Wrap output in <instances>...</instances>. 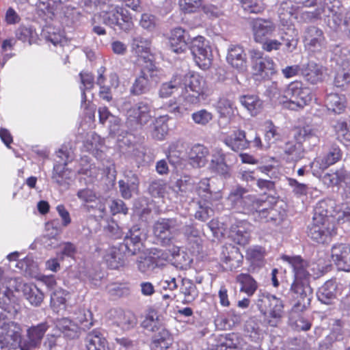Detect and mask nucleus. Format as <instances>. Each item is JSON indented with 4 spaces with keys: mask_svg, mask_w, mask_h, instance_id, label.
Masks as SVG:
<instances>
[{
    "mask_svg": "<svg viewBox=\"0 0 350 350\" xmlns=\"http://www.w3.org/2000/svg\"><path fill=\"white\" fill-rule=\"evenodd\" d=\"M100 10L98 18L113 30L127 32L132 29V17L126 9L108 2L100 4Z\"/></svg>",
    "mask_w": 350,
    "mask_h": 350,
    "instance_id": "obj_2",
    "label": "nucleus"
},
{
    "mask_svg": "<svg viewBox=\"0 0 350 350\" xmlns=\"http://www.w3.org/2000/svg\"><path fill=\"white\" fill-rule=\"evenodd\" d=\"M176 187L183 196L191 197L196 189L194 180L189 176H183L176 180Z\"/></svg>",
    "mask_w": 350,
    "mask_h": 350,
    "instance_id": "obj_48",
    "label": "nucleus"
},
{
    "mask_svg": "<svg viewBox=\"0 0 350 350\" xmlns=\"http://www.w3.org/2000/svg\"><path fill=\"white\" fill-rule=\"evenodd\" d=\"M77 319L81 324L80 329H89L93 325L92 314L88 310L79 309Z\"/></svg>",
    "mask_w": 350,
    "mask_h": 350,
    "instance_id": "obj_60",
    "label": "nucleus"
},
{
    "mask_svg": "<svg viewBox=\"0 0 350 350\" xmlns=\"http://www.w3.org/2000/svg\"><path fill=\"white\" fill-rule=\"evenodd\" d=\"M329 3H332V0H325L324 3L320 7L315 8L314 11H299V16H295L296 18L299 19V21L304 23H308L314 22L321 18V15L323 13H326L327 10L329 13L330 12H335V5H329Z\"/></svg>",
    "mask_w": 350,
    "mask_h": 350,
    "instance_id": "obj_27",
    "label": "nucleus"
},
{
    "mask_svg": "<svg viewBox=\"0 0 350 350\" xmlns=\"http://www.w3.org/2000/svg\"><path fill=\"white\" fill-rule=\"evenodd\" d=\"M331 260L338 269L350 271V245L346 243H336L331 248Z\"/></svg>",
    "mask_w": 350,
    "mask_h": 350,
    "instance_id": "obj_13",
    "label": "nucleus"
},
{
    "mask_svg": "<svg viewBox=\"0 0 350 350\" xmlns=\"http://www.w3.org/2000/svg\"><path fill=\"white\" fill-rule=\"evenodd\" d=\"M254 40L262 42L269 36H271L275 31L276 26L270 20L256 18L252 24Z\"/></svg>",
    "mask_w": 350,
    "mask_h": 350,
    "instance_id": "obj_19",
    "label": "nucleus"
},
{
    "mask_svg": "<svg viewBox=\"0 0 350 350\" xmlns=\"http://www.w3.org/2000/svg\"><path fill=\"white\" fill-rule=\"evenodd\" d=\"M290 292L292 297L297 299L291 310V315L293 317V314L304 311L310 305L313 291L310 285V280H294Z\"/></svg>",
    "mask_w": 350,
    "mask_h": 350,
    "instance_id": "obj_6",
    "label": "nucleus"
},
{
    "mask_svg": "<svg viewBox=\"0 0 350 350\" xmlns=\"http://www.w3.org/2000/svg\"><path fill=\"white\" fill-rule=\"evenodd\" d=\"M284 96L289 100L288 107L293 110L303 108L312 98L311 90L304 87L300 81L291 83L285 91Z\"/></svg>",
    "mask_w": 350,
    "mask_h": 350,
    "instance_id": "obj_7",
    "label": "nucleus"
},
{
    "mask_svg": "<svg viewBox=\"0 0 350 350\" xmlns=\"http://www.w3.org/2000/svg\"><path fill=\"white\" fill-rule=\"evenodd\" d=\"M239 101L252 116H256L262 109V100L256 95L241 96Z\"/></svg>",
    "mask_w": 350,
    "mask_h": 350,
    "instance_id": "obj_41",
    "label": "nucleus"
},
{
    "mask_svg": "<svg viewBox=\"0 0 350 350\" xmlns=\"http://www.w3.org/2000/svg\"><path fill=\"white\" fill-rule=\"evenodd\" d=\"M221 259L230 269H234L241 266L243 256L237 247L230 244L222 247Z\"/></svg>",
    "mask_w": 350,
    "mask_h": 350,
    "instance_id": "obj_23",
    "label": "nucleus"
},
{
    "mask_svg": "<svg viewBox=\"0 0 350 350\" xmlns=\"http://www.w3.org/2000/svg\"><path fill=\"white\" fill-rule=\"evenodd\" d=\"M55 333L52 337L59 336L61 334L69 339L78 338L80 334V327L68 318L57 319L55 322Z\"/></svg>",
    "mask_w": 350,
    "mask_h": 350,
    "instance_id": "obj_15",
    "label": "nucleus"
},
{
    "mask_svg": "<svg viewBox=\"0 0 350 350\" xmlns=\"http://www.w3.org/2000/svg\"><path fill=\"white\" fill-rule=\"evenodd\" d=\"M229 237L234 243L245 245L248 243L250 233L242 225H232L229 231Z\"/></svg>",
    "mask_w": 350,
    "mask_h": 350,
    "instance_id": "obj_47",
    "label": "nucleus"
},
{
    "mask_svg": "<svg viewBox=\"0 0 350 350\" xmlns=\"http://www.w3.org/2000/svg\"><path fill=\"white\" fill-rule=\"evenodd\" d=\"M182 285L180 291L184 295L183 303L190 304L198 296V292L196 284L189 279L181 280Z\"/></svg>",
    "mask_w": 350,
    "mask_h": 350,
    "instance_id": "obj_45",
    "label": "nucleus"
},
{
    "mask_svg": "<svg viewBox=\"0 0 350 350\" xmlns=\"http://www.w3.org/2000/svg\"><path fill=\"white\" fill-rule=\"evenodd\" d=\"M279 138L280 134L277 131L276 126L273 125L271 121H267L266 122V131L265 134V148L268 149Z\"/></svg>",
    "mask_w": 350,
    "mask_h": 350,
    "instance_id": "obj_55",
    "label": "nucleus"
},
{
    "mask_svg": "<svg viewBox=\"0 0 350 350\" xmlns=\"http://www.w3.org/2000/svg\"><path fill=\"white\" fill-rule=\"evenodd\" d=\"M191 40L189 33L182 27H175L170 31L169 44L171 50L176 53L184 52Z\"/></svg>",
    "mask_w": 350,
    "mask_h": 350,
    "instance_id": "obj_17",
    "label": "nucleus"
},
{
    "mask_svg": "<svg viewBox=\"0 0 350 350\" xmlns=\"http://www.w3.org/2000/svg\"><path fill=\"white\" fill-rule=\"evenodd\" d=\"M251 58L253 68L256 75L266 77L274 73V63L273 60L270 58L263 57L260 51L252 50Z\"/></svg>",
    "mask_w": 350,
    "mask_h": 350,
    "instance_id": "obj_16",
    "label": "nucleus"
},
{
    "mask_svg": "<svg viewBox=\"0 0 350 350\" xmlns=\"http://www.w3.org/2000/svg\"><path fill=\"white\" fill-rule=\"evenodd\" d=\"M188 48L194 58L196 63L202 70L208 69L212 61L211 47L205 42L202 36L191 38Z\"/></svg>",
    "mask_w": 350,
    "mask_h": 350,
    "instance_id": "obj_8",
    "label": "nucleus"
},
{
    "mask_svg": "<svg viewBox=\"0 0 350 350\" xmlns=\"http://www.w3.org/2000/svg\"><path fill=\"white\" fill-rule=\"evenodd\" d=\"M126 257V255L120 246L113 247L107 252L105 260L111 269H116L124 265Z\"/></svg>",
    "mask_w": 350,
    "mask_h": 350,
    "instance_id": "obj_37",
    "label": "nucleus"
},
{
    "mask_svg": "<svg viewBox=\"0 0 350 350\" xmlns=\"http://www.w3.org/2000/svg\"><path fill=\"white\" fill-rule=\"evenodd\" d=\"M246 258L252 264L261 266L265 258V250L260 246H254L247 249Z\"/></svg>",
    "mask_w": 350,
    "mask_h": 350,
    "instance_id": "obj_53",
    "label": "nucleus"
},
{
    "mask_svg": "<svg viewBox=\"0 0 350 350\" xmlns=\"http://www.w3.org/2000/svg\"><path fill=\"white\" fill-rule=\"evenodd\" d=\"M338 285L335 280H327L317 292L319 301L326 305H333L337 300Z\"/></svg>",
    "mask_w": 350,
    "mask_h": 350,
    "instance_id": "obj_24",
    "label": "nucleus"
},
{
    "mask_svg": "<svg viewBox=\"0 0 350 350\" xmlns=\"http://www.w3.org/2000/svg\"><path fill=\"white\" fill-rule=\"evenodd\" d=\"M243 9L249 12L258 14L262 12L265 8L262 4L257 3L255 0H239Z\"/></svg>",
    "mask_w": 350,
    "mask_h": 350,
    "instance_id": "obj_64",
    "label": "nucleus"
},
{
    "mask_svg": "<svg viewBox=\"0 0 350 350\" xmlns=\"http://www.w3.org/2000/svg\"><path fill=\"white\" fill-rule=\"evenodd\" d=\"M247 192L246 189L240 186L233 188L227 198V202L230 208L247 213L263 206L261 200L255 196L245 195Z\"/></svg>",
    "mask_w": 350,
    "mask_h": 350,
    "instance_id": "obj_4",
    "label": "nucleus"
},
{
    "mask_svg": "<svg viewBox=\"0 0 350 350\" xmlns=\"http://www.w3.org/2000/svg\"><path fill=\"white\" fill-rule=\"evenodd\" d=\"M226 144L232 150L238 152L249 146V140L246 139L245 131L239 130L226 139Z\"/></svg>",
    "mask_w": 350,
    "mask_h": 350,
    "instance_id": "obj_38",
    "label": "nucleus"
},
{
    "mask_svg": "<svg viewBox=\"0 0 350 350\" xmlns=\"http://www.w3.org/2000/svg\"><path fill=\"white\" fill-rule=\"evenodd\" d=\"M0 308L8 313H16L14 296L8 287H4L2 280L0 282Z\"/></svg>",
    "mask_w": 350,
    "mask_h": 350,
    "instance_id": "obj_36",
    "label": "nucleus"
},
{
    "mask_svg": "<svg viewBox=\"0 0 350 350\" xmlns=\"http://www.w3.org/2000/svg\"><path fill=\"white\" fill-rule=\"evenodd\" d=\"M159 263L152 258L151 256H139L136 260L137 270L142 273L148 274L158 268Z\"/></svg>",
    "mask_w": 350,
    "mask_h": 350,
    "instance_id": "obj_50",
    "label": "nucleus"
},
{
    "mask_svg": "<svg viewBox=\"0 0 350 350\" xmlns=\"http://www.w3.org/2000/svg\"><path fill=\"white\" fill-rule=\"evenodd\" d=\"M113 323L123 331H129L137 325V319L131 311L118 310L116 311Z\"/></svg>",
    "mask_w": 350,
    "mask_h": 350,
    "instance_id": "obj_29",
    "label": "nucleus"
},
{
    "mask_svg": "<svg viewBox=\"0 0 350 350\" xmlns=\"http://www.w3.org/2000/svg\"><path fill=\"white\" fill-rule=\"evenodd\" d=\"M236 281L241 285L240 291L248 296L252 295L257 289V283L247 273H240L236 277Z\"/></svg>",
    "mask_w": 350,
    "mask_h": 350,
    "instance_id": "obj_46",
    "label": "nucleus"
},
{
    "mask_svg": "<svg viewBox=\"0 0 350 350\" xmlns=\"http://www.w3.org/2000/svg\"><path fill=\"white\" fill-rule=\"evenodd\" d=\"M23 293L32 306H38L43 301L44 294L33 284H25L23 286Z\"/></svg>",
    "mask_w": 350,
    "mask_h": 350,
    "instance_id": "obj_42",
    "label": "nucleus"
},
{
    "mask_svg": "<svg viewBox=\"0 0 350 350\" xmlns=\"http://www.w3.org/2000/svg\"><path fill=\"white\" fill-rule=\"evenodd\" d=\"M213 118L212 113L204 109L195 111L191 114L193 121L200 126L207 125L213 120Z\"/></svg>",
    "mask_w": 350,
    "mask_h": 350,
    "instance_id": "obj_57",
    "label": "nucleus"
},
{
    "mask_svg": "<svg viewBox=\"0 0 350 350\" xmlns=\"http://www.w3.org/2000/svg\"><path fill=\"white\" fill-rule=\"evenodd\" d=\"M344 338L343 324L340 320H334L331 325L330 333L326 336V344L332 345V343L341 341Z\"/></svg>",
    "mask_w": 350,
    "mask_h": 350,
    "instance_id": "obj_51",
    "label": "nucleus"
},
{
    "mask_svg": "<svg viewBox=\"0 0 350 350\" xmlns=\"http://www.w3.org/2000/svg\"><path fill=\"white\" fill-rule=\"evenodd\" d=\"M118 185L121 196L124 199H130L132 197L133 192L137 190L138 182L136 180L129 183L120 180L118 181Z\"/></svg>",
    "mask_w": 350,
    "mask_h": 350,
    "instance_id": "obj_58",
    "label": "nucleus"
},
{
    "mask_svg": "<svg viewBox=\"0 0 350 350\" xmlns=\"http://www.w3.org/2000/svg\"><path fill=\"white\" fill-rule=\"evenodd\" d=\"M258 310L264 315L269 314L273 319L281 318L284 309L282 301L275 295L262 293L256 301Z\"/></svg>",
    "mask_w": 350,
    "mask_h": 350,
    "instance_id": "obj_10",
    "label": "nucleus"
},
{
    "mask_svg": "<svg viewBox=\"0 0 350 350\" xmlns=\"http://www.w3.org/2000/svg\"><path fill=\"white\" fill-rule=\"evenodd\" d=\"M167 131L168 126L167 123L164 122L162 120H157L154 124L151 135L155 139L162 140L167 135Z\"/></svg>",
    "mask_w": 350,
    "mask_h": 350,
    "instance_id": "obj_59",
    "label": "nucleus"
},
{
    "mask_svg": "<svg viewBox=\"0 0 350 350\" xmlns=\"http://www.w3.org/2000/svg\"><path fill=\"white\" fill-rule=\"evenodd\" d=\"M284 260L287 261L292 267L294 272V280H310L311 275L308 269L309 263L300 256L290 257L285 256Z\"/></svg>",
    "mask_w": 350,
    "mask_h": 350,
    "instance_id": "obj_22",
    "label": "nucleus"
},
{
    "mask_svg": "<svg viewBox=\"0 0 350 350\" xmlns=\"http://www.w3.org/2000/svg\"><path fill=\"white\" fill-rule=\"evenodd\" d=\"M228 63L239 72L247 69V55L243 48L240 45H230L226 57Z\"/></svg>",
    "mask_w": 350,
    "mask_h": 350,
    "instance_id": "obj_18",
    "label": "nucleus"
},
{
    "mask_svg": "<svg viewBox=\"0 0 350 350\" xmlns=\"http://www.w3.org/2000/svg\"><path fill=\"white\" fill-rule=\"evenodd\" d=\"M147 74L140 72L139 76L135 79L131 89L130 93L134 96H140L150 92L152 88L150 82L146 79Z\"/></svg>",
    "mask_w": 350,
    "mask_h": 350,
    "instance_id": "obj_44",
    "label": "nucleus"
},
{
    "mask_svg": "<svg viewBox=\"0 0 350 350\" xmlns=\"http://www.w3.org/2000/svg\"><path fill=\"white\" fill-rule=\"evenodd\" d=\"M347 100L345 95L336 93L327 94L325 105L329 114H342L346 109Z\"/></svg>",
    "mask_w": 350,
    "mask_h": 350,
    "instance_id": "obj_28",
    "label": "nucleus"
},
{
    "mask_svg": "<svg viewBox=\"0 0 350 350\" xmlns=\"http://www.w3.org/2000/svg\"><path fill=\"white\" fill-rule=\"evenodd\" d=\"M151 42L149 40L142 37L141 36H135L132 38L131 47L132 51L141 57L144 63L148 61L150 58L149 55L150 51Z\"/></svg>",
    "mask_w": 350,
    "mask_h": 350,
    "instance_id": "obj_32",
    "label": "nucleus"
},
{
    "mask_svg": "<svg viewBox=\"0 0 350 350\" xmlns=\"http://www.w3.org/2000/svg\"><path fill=\"white\" fill-rule=\"evenodd\" d=\"M140 72L147 74L146 79L150 82L152 88L157 85L165 77L163 71L155 66L152 59H148V61L145 60Z\"/></svg>",
    "mask_w": 350,
    "mask_h": 350,
    "instance_id": "obj_30",
    "label": "nucleus"
},
{
    "mask_svg": "<svg viewBox=\"0 0 350 350\" xmlns=\"http://www.w3.org/2000/svg\"><path fill=\"white\" fill-rule=\"evenodd\" d=\"M126 116V125L131 131L139 130L153 118L151 114V106L146 100L140 101L129 109Z\"/></svg>",
    "mask_w": 350,
    "mask_h": 350,
    "instance_id": "obj_5",
    "label": "nucleus"
},
{
    "mask_svg": "<svg viewBox=\"0 0 350 350\" xmlns=\"http://www.w3.org/2000/svg\"><path fill=\"white\" fill-rule=\"evenodd\" d=\"M336 203L333 200L319 201L314 208L312 222L308 228V236L319 243L329 241L336 234Z\"/></svg>",
    "mask_w": 350,
    "mask_h": 350,
    "instance_id": "obj_1",
    "label": "nucleus"
},
{
    "mask_svg": "<svg viewBox=\"0 0 350 350\" xmlns=\"http://www.w3.org/2000/svg\"><path fill=\"white\" fill-rule=\"evenodd\" d=\"M66 301L65 293L62 291H55L51 295V304L57 310L65 309Z\"/></svg>",
    "mask_w": 350,
    "mask_h": 350,
    "instance_id": "obj_62",
    "label": "nucleus"
},
{
    "mask_svg": "<svg viewBox=\"0 0 350 350\" xmlns=\"http://www.w3.org/2000/svg\"><path fill=\"white\" fill-rule=\"evenodd\" d=\"M171 260L176 267L186 269L190 266L193 260L186 252L178 249L172 254Z\"/></svg>",
    "mask_w": 350,
    "mask_h": 350,
    "instance_id": "obj_52",
    "label": "nucleus"
},
{
    "mask_svg": "<svg viewBox=\"0 0 350 350\" xmlns=\"http://www.w3.org/2000/svg\"><path fill=\"white\" fill-rule=\"evenodd\" d=\"M304 42L306 49L312 53H319L325 48L326 40L323 31L319 27L310 25L304 31Z\"/></svg>",
    "mask_w": 350,
    "mask_h": 350,
    "instance_id": "obj_11",
    "label": "nucleus"
},
{
    "mask_svg": "<svg viewBox=\"0 0 350 350\" xmlns=\"http://www.w3.org/2000/svg\"><path fill=\"white\" fill-rule=\"evenodd\" d=\"M180 10L184 13H194L202 5V0H179Z\"/></svg>",
    "mask_w": 350,
    "mask_h": 350,
    "instance_id": "obj_61",
    "label": "nucleus"
},
{
    "mask_svg": "<svg viewBox=\"0 0 350 350\" xmlns=\"http://www.w3.org/2000/svg\"><path fill=\"white\" fill-rule=\"evenodd\" d=\"M301 75L308 83L314 85L323 81V66L314 61L301 65Z\"/></svg>",
    "mask_w": 350,
    "mask_h": 350,
    "instance_id": "obj_25",
    "label": "nucleus"
},
{
    "mask_svg": "<svg viewBox=\"0 0 350 350\" xmlns=\"http://www.w3.org/2000/svg\"><path fill=\"white\" fill-rule=\"evenodd\" d=\"M82 86L80 88L81 90V99L82 105L85 103L87 96L85 90H91L94 87V78L92 74L87 72H81L79 74Z\"/></svg>",
    "mask_w": 350,
    "mask_h": 350,
    "instance_id": "obj_54",
    "label": "nucleus"
},
{
    "mask_svg": "<svg viewBox=\"0 0 350 350\" xmlns=\"http://www.w3.org/2000/svg\"><path fill=\"white\" fill-rule=\"evenodd\" d=\"M339 159H340V154H319L312 163L311 167L314 171L317 169L324 170Z\"/></svg>",
    "mask_w": 350,
    "mask_h": 350,
    "instance_id": "obj_49",
    "label": "nucleus"
},
{
    "mask_svg": "<svg viewBox=\"0 0 350 350\" xmlns=\"http://www.w3.org/2000/svg\"><path fill=\"white\" fill-rule=\"evenodd\" d=\"M224 154H215L212 159L211 167L219 174L227 177L229 175V166L225 163Z\"/></svg>",
    "mask_w": 350,
    "mask_h": 350,
    "instance_id": "obj_56",
    "label": "nucleus"
},
{
    "mask_svg": "<svg viewBox=\"0 0 350 350\" xmlns=\"http://www.w3.org/2000/svg\"><path fill=\"white\" fill-rule=\"evenodd\" d=\"M34 33L31 27L25 26H20L15 32L16 38L18 40L23 42H28L29 44H31Z\"/></svg>",
    "mask_w": 350,
    "mask_h": 350,
    "instance_id": "obj_63",
    "label": "nucleus"
},
{
    "mask_svg": "<svg viewBox=\"0 0 350 350\" xmlns=\"http://www.w3.org/2000/svg\"><path fill=\"white\" fill-rule=\"evenodd\" d=\"M213 343L216 346V350H226L239 348L240 342L237 335L231 334L218 336Z\"/></svg>",
    "mask_w": 350,
    "mask_h": 350,
    "instance_id": "obj_43",
    "label": "nucleus"
},
{
    "mask_svg": "<svg viewBox=\"0 0 350 350\" xmlns=\"http://www.w3.org/2000/svg\"><path fill=\"white\" fill-rule=\"evenodd\" d=\"M317 5V0H284L280 5L278 14L281 21H288L303 8H310Z\"/></svg>",
    "mask_w": 350,
    "mask_h": 350,
    "instance_id": "obj_12",
    "label": "nucleus"
},
{
    "mask_svg": "<svg viewBox=\"0 0 350 350\" xmlns=\"http://www.w3.org/2000/svg\"><path fill=\"white\" fill-rule=\"evenodd\" d=\"M181 76L175 75L170 81L163 83L159 90L158 94L161 98H166L183 89Z\"/></svg>",
    "mask_w": 350,
    "mask_h": 350,
    "instance_id": "obj_35",
    "label": "nucleus"
},
{
    "mask_svg": "<svg viewBox=\"0 0 350 350\" xmlns=\"http://www.w3.org/2000/svg\"><path fill=\"white\" fill-rule=\"evenodd\" d=\"M185 217L159 218L153 225V234L162 246L174 245L181 233Z\"/></svg>",
    "mask_w": 350,
    "mask_h": 350,
    "instance_id": "obj_3",
    "label": "nucleus"
},
{
    "mask_svg": "<svg viewBox=\"0 0 350 350\" xmlns=\"http://www.w3.org/2000/svg\"><path fill=\"white\" fill-rule=\"evenodd\" d=\"M70 154H58L59 160H56L57 164L53 167V180L61 186L68 185L70 179V171L65 167L68 164V160Z\"/></svg>",
    "mask_w": 350,
    "mask_h": 350,
    "instance_id": "obj_20",
    "label": "nucleus"
},
{
    "mask_svg": "<svg viewBox=\"0 0 350 350\" xmlns=\"http://www.w3.org/2000/svg\"><path fill=\"white\" fill-rule=\"evenodd\" d=\"M85 343L87 350H107V341L98 329H93L88 333Z\"/></svg>",
    "mask_w": 350,
    "mask_h": 350,
    "instance_id": "obj_31",
    "label": "nucleus"
},
{
    "mask_svg": "<svg viewBox=\"0 0 350 350\" xmlns=\"http://www.w3.org/2000/svg\"><path fill=\"white\" fill-rule=\"evenodd\" d=\"M183 85L187 94L185 98L190 103H198L200 96H203L206 92V81L199 75H185Z\"/></svg>",
    "mask_w": 350,
    "mask_h": 350,
    "instance_id": "obj_9",
    "label": "nucleus"
},
{
    "mask_svg": "<svg viewBox=\"0 0 350 350\" xmlns=\"http://www.w3.org/2000/svg\"><path fill=\"white\" fill-rule=\"evenodd\" d=\"M2 330L4 331L8 340H10V345L13 348L19 347L22 350V343L24 340L21 338V328L18 324L13 321H8Z\"/></svg>",
    "mask_w": 350,
    "mask_h": 350,
    "instance_id": "obj_34",
    "label": "nucleus"
},
{
    "mask_svg": "<svg viewBox=\"0 0 350 350\" xmlns=\"http://www.w3.org/2000/svg\"><path fill=\"white\" fill-rule=\"evenodd\" d=\"M333 5H335V12H330L332 14V23L329 21V26L337 30L340 29L342 30L347 36L350 35V10L345 12H339L336 10L338 7V1L334 0Z\"/></svg>",
    "mask_w": 350,
    "mask_h": 350,
    "instance_id": "obj_21",
    "label": "nucleus"
},
{
    "mask_svg": "<svg viewBox=\"0 0 350 350\" xmlns=\"http://www.w3.org/2000/svg\"><path fill=\"white\" fill-rule=\"evenodd\" d=\"M350 83V61L343 60L334 78V85L338 88H345Z\"/></svg>",
    "mask_w": 350,
    "mask_h": 350,
    "instance_id": "obj_40",
    "label": "nucleus"
},
{
    "mask_svg": "<svg viewBox=\"0 0 350 350\" xmlns=\"http://www.w3.org/2000/svg\"><path fill=\"white\" fill-rule=\"evenodd\" d=\"M331 126L340 140L350 142V122L347 121V118L332 120Z\"/></svg>",
    "mask_w": 350,
    "mask_h": 350,
    "instance_id": "obj_39",
    "label": "nucleus"
},
{
    "mask_svg": "<svg viewBox=\"0 0 350 350\" xmlns=\"http://www.w3.org/2000/svg\"><path fill=\"white\" fill-rule=\"evenodd\" d=\"M269 159L271 163L275 162L273 157H269ZM258 170L262 173L267 174L270 178V180L264 178L258 179L256 183L258 187L264 191L274 190L275 182L273 179L276 178V172L273 170H275V165L273 163L265 162L263 165L258 167Z\"/></svg>",
    "mask_w": 350,
    "mask_h": 350,
    "instance_id": "obj_26",
    "label": "nucleus"
},
{
    "mask_svg": "<svg viewBox=\"0 0 350 350\" xmlns=\"http://www.w3.org/2000/svg\"><path fill=\"white\" fill-rule=\"evenodd\" d=\"M49 328V325L46 322L29 327L27 329V340H24L22 343V350H31L38 347Z\"/></svg>",
    "mask_w": 350,
    "mask_h": 350,
    "instance_id": "obj_14",
    "label": "nucleus"
},
{
    "mask_svg": "<svg viewBox=\"0 0 350 350\" xmlns=\"http://www.w3.org/2000/svg\"><path fill=\"white\" fill-rule=\"evenodd\" d=\"M315 135V131L310 126H306L297 130L295 137L297 142L295 144L287 143L285 153L300 152L301 149V140L306 139Z\"/></svg>",
    "mask_w": 350,
    "mask_h": 350,
    "instance_id": "obj_33",
    "label": "nucleus"
}]
</instances>
